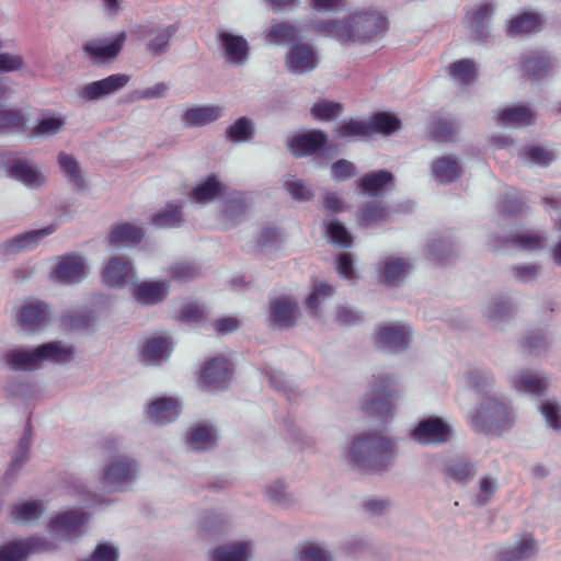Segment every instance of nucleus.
Here are the masks:
<instances>
[{
  "label": "nucleus",
  "mask_w": 561,
  "mask_h": 561,
  "mask_svg": "<svg viewBox=\"0 0 561 561\" xmlns=\"http://www.w3.org/2000/svg\"><path fill=\"white\" fill-rule=\"evenodd\" d=\"M541 26V18L537 13L525 12L510 21L508 24V34L518 35V34H528L533 32H537Z\"/></svg>",
  "instance_id": "obj_36"
},
{
  "label": "nucleus",
  "mask_w": 561,
  "mask_h": 561,
  "mask_svg": "<svg viewBox=\"0 0 561 561\" xmlns=\"http://www.w3.org/2000/svg\"><path fill=\"white\" fill-rule=\"evenodd\" d=\"M182 221L181 207L169 205L152 217V224L159 228L178 227Z\"/></svg>",
  "instance_id": "obj_46"
},
{
  "label": "nucleus",
  "mask_w": 561,
  "mask_h": 561,
  "mask_svg": "<svg viewBox=\"0 0 561 561\" xmlns=\"http://www.w3.org/2000/svg\"><path fill=\"white\" fill-rule=\"evenodd\" d=\"M450 428L440 417L421 421L412 433L414 440L421 444H444L449 439Z\"/></svg>",
  "instance_id": "obj_9"
},
{
  "label": "nucleus",
  "mask_w": 561,
  "mask_h": 561,
  "mask_svg": "<svg viewBox=\"0 0 561 561\" xmlns=\"http://www.w3.org/2000/svg\"><path fill=\"white\" fill-rule=\"evenodd\" d=\"M144 238V230L134 225L122 222L112 227L108 234L111 244H138Z\"/></svg>",
  "instance_id": "obj_29"
},
{
  "label": "nucleus",
  "mask_w": 561,
  "mask_h": 561,
  "mask_svg": "<svg viewBox=\"0 0 561 561\" xmlns=\"http://www.w3.org/2000/svg\"><path fill=\"white\" fill-rule=\"evenodd\" d=\"M254 134L251 121L248 117L238 118L226 131L227 138L233 142L252 139Z\"/></svg>",
  "instance_id": "obj_43"
},
{
  "label": "nucleus",
  "mask_w": 561,
  "mask_h": 561,
  "mask_svg": "<svg viewBox=\"0 0 561 561\" xmlns=\"http://www.w3.org/2000/svg\"><path fill=\"white\" fill-rule=\"evenodd\" d=\"M328 145V136L320 129H312L295 136L288 148L296 158H304L320 153Z\"/></svg>",
  "instance_id": "obj_8"
},
{
  "label": "nucleus",
  "mask_w": 561,
  "mask_h": 561,
  "mask_svg": "<svg viewBox=\"0 0 561 561\" xmlns=\"http://www.w3.org/2000/svg\"><path fill=\"white\" fill-rule=\"evenodd\" d=\"M394 444L390 439L367 434L353 442L350 456L355 466L375 471L383 470L394 457Z\"/></svg>",
  "instance_id": "obj_2"
},
{
  "label": "nucleus",
  "mask_w": 561,
  "mask_h": 561,
  "mask_svg": "<svg viewBox=\"0 0 561 561\" xmlns=\"http://www.w3.org/2000/svg\"><path fill=\"white\" fill-rule=\"evenodd\" d=\"M58 163L60 169L66 174L68 181L78 188H83V179L81 176L80 167L77 160L73 157L62 152L58 157Z\"/></svg>",
  "instance_id": "obj_44"
},
{
  "label": "nucleus",
  "mask_w": 561,
  "mask_h": 561,
  "mask_svg": "<svg viewBox=\"0 0 561 561\" xmlns=\"http://www.w3.org/2000/svg\"><path fill=\"white\" fill-rule=\"evenodd\" d=\"M388 27L387 19L377 12H360L345 21H320L313 30L341 43H357L381 36Z\"/></svg>",
  "instance_id": "obj_1"
},
{
  "label": "nucleus",
  "mask_w": 561,
  "mask_h": 561,
  "mask_svg": "<svg viewBox=\"0 0 561 561\" xmlns=\"http://www.w3.org/2000/svg\"><path fill=\"white\" fill-rule=\"evenodd\" d=\"M514 385L518 390L538 394L543 392L548 386L543 378H539L538 376L528 371L522 373L514 380Z\"/></svg>",
  "instance_id": "obj_45"
},
{
  "label": "nucleus",
  "mask_w": 561,
  "mask_h": 561,
  "mask_svg": "<svg viewBox=\"0 0 561 561\" xmlns=\"http://www.w3.org/2000/svg\"><path fill=\"white\" fill-rule=\"evenodd\" d=\"M85 275L83 260L77 254H67L60 257L54 268L53 277L64 284L80 282Z\"/></svg>",
  "instance_id": "obj_17"
},
{
  "label": "nucleus",
  "mask_w": 561,
  "mask_h": 561,
  "mask_svg": "<svg viewBox=\"0 0 561 561\" xmlns=\"http://www.w3.org/2000/svg\"><path fill=\"white\" fill-rule=\"evenodd\" d=\"M496 481L489 477H483L479 481L480 494L477 496V503L479 505H485L489 503L496 491Z\"/></svg>",
  "instance_id": "obj_60"
},
{
  "label": "nucleus",
  "mask_w": 561,
  "mask_h": 561,
  "mask_svg": "<svg viewBox=\"0 0 561 561\" xmlns=\"http://www.w3.org/2000/svg\"><path fill=\"white\" fill-rule=\"evenodd\" d=\"M496 121L501 124L527 126L534 122V113L524 105L503 108L497 112Z\"/></svg>",
  "instance_id": "obj_31"
},
{
  "label": "nucleus",
  "mask_w": 561,
  "mask_h": 561,
  "mask_svg": "<svg viewBox=\"0 0 561 561\" xmlns=\"http://www.w3.org/2000/svg\"><path fill=\"white\" fill-rule=\"evenodd\" d=\"M342 111V105L336 102L321 101L311 107V114L314 119L328 121L336 116Z\"/></svg>",
  "instance_id": "obj_53"
},
{
  "label": "nucleus",
  "mask_w": 561,
  "mask_h": 561,
  "mask_svg": "<svg viewBox=\"0 0 561 561\" xmlns=\"http://www.w3.org/2000/svg\"><path fill=\"white\" fill-rule=\"evenodd\" d=\"M552 66L550 56L542 50L529 51L523 55L520 59L523 77L529 79H542L551 71Z\"/></svg>",
  "instance_id": "obj_18"
},
{
  "label": "nucleus",
  "mask_w": 561,
  "mask_h": 561,
  "mask_svg": "<svg viewBox=\"0 0 561 561\" xmlns=\"http://www.w3.org/2000/svg\"><path fill=\"white\" fill-rule=\"evenodd\" d=\"M536 550V540L530 536H524L514 548L501 553L500 561H523L528 559Z\"/></svg>",
  "instance_id": "obj_37"
},
{
  "label": "nucleus",
  "mask_w": 561,
  "mask_h": 561,
  "mask_svg": "<svg viewBox=\"0 0 561 561\" xmlns=\"http://www.w3.org/2000/svg\"><path fill=\"white\" fill-rule=\"evenodd\" d=\"M126 41V34L124 32L116 35V37L111 41H90L83 46V50L89 55V57L95 61H104L115 59Z\"/></svg>",
  "instance_id": "obj_14"
},
{
  "label": "nucleus",
  "mask_w": 561,
  "mask_h": 561,
  "mask_svg": "<svg viewBox=\"0 0 561 561\" xmlns=\"http://www.w3.org/2000/svg\"><path fill=\"white\" fill-rule=\"evenodd\" d=\"M176 27L174 25H170L162 31H160L156 37L150 41L147 46L149 53L153 56H159L167 51L171 37L175 34Z\"/></svg>",
  "instance_id": "obj_51"
},
{
  "label": "nucleus",
  "mask_w": 561,
  "mask_h": 561,
  "mask_svg": "<svg viewBox=\"0 0 561 561\" xmlns=\"http://www.w3.org/2000/svg\"><path fill=\"white\" fill-rule=\"evenodd\" d=\"M330 241L339 248L347 249L353 243V238L347 229L339 221L331 222L327 229Z\"/></svg>",
  "instance_id": "obj_50"
},
{
  "label": "nucleus",
  "mask_w": 561,
  "mask_h": 561,
  "mask_svg": "<svg viewBox=\"0 0 561 561\" xmlns=\"http://www.w3.org/2000/svg\"><path fill=\"white\" fill-rule=\"evenodd\" d=\"M216 435L211 428L207 426H196L192 428L188 437V442L193 448L197 450H206L216 445Z\"/></svg>",
  "instance_id": "obj_42"
},
{
  "label": "nucleus",
  "mask_w": 561,
  "mask_h": 561,
  "mask_svg": "<svg viewBox=\"0 0 561 561\" xmlns=\"http://www.w3.org/2000/svg\"><path fill=\"white\" fill-rule=\"evenodd\" d=\"M299 31L298 28L288 23V22H280L277 24H274L270 27L266 39L272 44H290L298 39Z\"/></svg>",
  "instance_id": "obj_38"
},
{
  "label": "nucleus",
  "mask_w": 561,
  "mask_h": 561,
  "mask_svg": "<svg viewBox=\"0 0 561 561\" xmlns=\"http://www.w3.org/2000/svg\"><path fill=\"white\" fill-rule=\"evenodd\" d=\"M522 154L527 162L539 167H547L556 159L552 150L537 145L525 146Z\"/></svg>",
  "instance_id": "obj_41"
},
{
  "label": "nucleus",
  "mask_w": 561,
  "mask_h": 561,
  "mask_svg": "<svg viewBox=\"0 0 561 561\" xmlns=\"http://www.w3.org/2000/svg\"><path fill=\"white\" fill-rule=\"evenodd\" d=\"M104 449L107 456L103 468L102 482L110 491H125L128 485L136 481L139 465L134 458L125 454H118L113 440L107 442Z\"/></svg>",
  "instance_id": "obj_3"
},
{
  "label": "nucleus",
  "mask_w": 561,
  "mask_h": 561,
  "mask_svg": "<svg viewBox=\"0 0 561 561\" xmlns=\"http://www.w3.org/2000/svg\"><path fill=\"white\" fill-rule=\"evenodd\" d=\"M410 272L409 263L400 257H389L379 272V279L388 286H398Z\"/></svg>",
  "instance_id": "obj_25"
},
{
  "label": "nucleus",
  "mask_w": 561,
  "mask_h": 561,
  "mask_svg": "<svg viewBox=\"0 0 561 561\" xmlns=\"http://www.w3.org/2000/svg\"><path fill=\"white\" fill-rule=\"evenodd\" d=\"M285 186L290 196L296 201L306 202L312 198V193L302 181H289Z\"/></svg>",
  "instance_id": "obj_62"
},
{
  "label": "nucleus",
  "mask_w": 561,
  "mask_h": 561,
  "mask_svg": "<svg viewBox=\"0 0 561 561\" xmlns=\"http://www.w3.org/2000/svg\"><path fill=\"white\" fill-rule=\"evenodd\" d=\"M410 336V330L403 325H385L377 330L375 341L382 348L399 352L408 347Z\"/></svg>",
  "instance_id": "obj_12"
},
{
  "label": "nucleus",
  "mask_w": 561,
  "mask_h": 561,
  "mask_svg": "<svg viewBox=\"0 0 561 561\" xmlns=\"http://www.w3.org/2000/svg\"><path fill=\"white\" fill-rule=\"evenodd\" d=\"M541 413L550 427L554 430L561 428V415L559 412V408L554 403H545L541 407Z\"/></svg>",
  "instance_id": "obj_63"
},
{
  "label": "nucleus",
  "mask_w": 561,
  "mask_h": 561,
  "mask_svg": "<svg viewBox=\"0 0 561 561\" xmlns=\"http://www.w3.org/2000/svg\"><path fill=\"white\" fill-rule=\"evenodd\" d=\"M510 241L522 249L537 250L542 247L543 238L534 232H526L513 237Z\"/></svg>",
  "instance_id": "obj_55"
},
{
  "label": "nucleus",
  "mask_w": 561,
  "mask_h": 561,
  "mask_svg": "<svg viewBox=\"0 0 561 561\" xmlns=\"http://www.w3.org/2000/svg\"><path fill=\"white\" fill-rule=\"evenodd\" d=\"M356 184L360 193L377 197L382 195L388 187L393 186V175L386 170L373 171L363 175Z\"/></svg>",
  "instance_id": "obj_20"
},
{
  "label": "nucleus",
  "mask_w": 561,
  "mask_h": 561,
  "mask_svg": "<svg viewBox=\"0 0 561 561\" xmlns=\"http://www.w3.org/2000/svg\"><path fill=\"white\" fill-rule=\"evenodd\" d=\"M55 228L53 226H48L44 229L28 231L21 236H18L11 240L5 241L2 244V249L4 253H15L20 251H25L35 248L38 244V241L53 233Z\"/></svg>",
  "instance_id": "obj_22"
},
{
  "label": "nucleus",
  "mask_w": 561,
  "mask_h": 561,
  "mask_svg": "<svg viewBox=\"0 0 561 561\" xmlns=\"http://www.w3.org/2000/svg\"><path fill=\"white\" fill-rule=\"evenodd\" d=\"M169 291L164 282H144L135 289V297L138 301L153 305L163 300Z\"/></svg>",
  "instance_id": "obj_30"
},
{
  "label": "nucleus",
  "mask_w": 561,
  "mask_h": 561,
  "mask_svg": "<svg viewBox=\"0 0 561 561\" xmlns=\"http://www.w3.org/2000/svg\"><path fill=\"white\" fill-rule=\"evenodd\" d=\"M333 294V287L325 283H319L313 286L312 291L307 298L308 308L314 313H318V309L324 300L329 299Z\"/></svg>",
  "instance_id": "obj_52"
},
{
  "label": "nucleus",
  "mask_w": 561,
  "mask_h": 561,
  "mask_svg": "<svg viewBox=\"0 0 561 561\" xmlns=\"http://www.w3.org/2000/svg\"><path fill=\"white\" fill-rule=\"evenodd\" d=\"M224 190L225 185L215 175H210L192 191L191 197L197 203H207L221 195Z\"/></svg>",
  "instance_id": "obj_33"
},
{
  "label": "nucleus",
  "mask_w": 561,
  "mask_h": 561,
  "mask_svg": "<svg viewBox=\"0 0 561 561\" xmlns=\"http://www.w3.org/2000/svg\"><path fill=\"white\" fill-rule=\"evenodd\" d=\"M172 278L180 282L192 280L199 275L198 268L188 262H176L169 268Z\"/></svg>",
  "instance_id": "obj_54"
},
{
  "label": "nucleus",
  "mask_w": 561,
  "mask_h": 561,
  "mask_svg": "<svg viewBox=\"0 0 561 561\" xmlns=\"http://www.w3.org/2000/svg\"><path fill=\"white\" fill-rule=\"evenodd\" d=\"M448 71L453 79L463 85L472 83L477 77L476 65L471 59H461L451 62L448 67Z\"/></svg>",
  "instance_id": "obj_39"
},
{
  "label": "nucleus",
  "mask_w": 561,
  "mask_h": 561,
  "mask_svg": "<svg viewBox=\"0 0 561 561\" xmlns=\"http://www.w3.org/2000/svg\"><path fill=\"white\" fill-rule=\"evenodd\" d=\"M87 519L88 516L83 512L69 511L54 518L49 523V528L55 533L70 536L79 530Z\"/></svg>",
  "instance_id": "obj_26"
},
{
  "label": "nucleus",
  "mask_w": 561,
  "mask_h": 561,
  "mask_svg": "<svg viewBox=\"0 0 561 561\" xmlns=\"http://www.w3.org/2000/svg\"><path fill=\"white\" fill-rule=\"evenodd\" d=\"M432 175L440 184H447L458 179L462 171L458 161L453 157L437 158L431 167Z\"/></svg>",
  "instance_id": "obj_28"
},
{
  "label": "nucleus",
  "mask_w": 561,
  "mask_h": 561,
  "mask_svg": "<svg viewBox=\"0 0 561 561\" xmlns=\"http://www.w3.org/2000/svg\"><path fill=\"white\" fill-rule=\"evenodd\" d=\"M92 321V314L88 310H76L61 317V324L68 330L87 329Z\"/></svg>",
  "instance_id": "obj_48"
},
{
  "label": "nucleus",
  "mask_w": 561,
  "mask_h": 561,
  "mask_svg": "<svg viewBox=\"0 0 561 561\" xmlns=\"http://www.w3.org/2000/svg\"><path fill=\"white\" fill-rule=\"evenodd\" d=\"M0 164L4 165L10 176L27 186L37 187L43 183L41 172L24 160L13 159L11 154H0Z\"/></svg>",
  "instance_id": "obj_11"
},
{
  "label": "nucleus",
  "mask_w": 561,
  "mask_h": 561,
  "mask_svg": "<svg viewBox=\"0 0 561 561\" xmlns=\"http://www.w3.org/2000/svg\"><path fill=\"white\" fill-rule=\"evenodd\" d=\"M368 123L369 135L373 136L375 134H383L391 135L397 131L400 126V119L387 112H379L370 116Z\"/></svg>",
  "instance_id": "obj_34"
},
{
  "label": "nucleus",
  "mask_w": 561,
  "mask_h": 561,
  "mask_svg": "<svg viewBox=\"0 0 561 561\" xmlns=\"http://www.w3.org/2000/svg\"><path fill=\"white\" fill-rule=\"evenodd\" d=\"M490 3H481L466 12L467 26L479 37L486 35V28L493 14Z\"/></svg>",
  "instance_id": "obj_23"
},
{
  "label": "nucleus",
  "mask_w": 561,
  "mask_h": 561,
  "mask_svg": "<svg viewBox=\"0 0 561 561\" xmlns=\"http://www.w3.org/2000/svg\"><path fill=\"white\" fill-rule=\"evenodd\" d=\"M42 514L39 502H26L16 504L11 510V517L15 522H31L37 519Z\"/></svg>",
  "instance_id": "obj_47"
},
{
  "label": "nucleus",
  "mask_w": 561,
  "mask_h": 561,
  "mask_svg": "<svg viewBox=\"0 0 561 561\" xmlns=\"http://www.w3.org/2000/svg\"><path fill=\"white\" fill-rule=\"evenodd\" d=\"M232 375V364L226 357L217 356L202 367L199 383L207 389H225Z\"/></svg>",
  "instance_id": "obj_7"
},
{
  "label": "nucleus",
  "mask_w": 561,
  "mask_h": 561,
  "mask_svg": "<svg viewBox=\"0 0 561 561\" xmlns=\"http://www.w3.org/2000/svg\"><path fill=\"white\" fill-rule=\"evenodd\" d=\"M300 561H330L329 556L319 546L310 543L301 550Z\"/></svg>",
  "instance_id": "obj_64"
},
{
  "label": "nucleus",
  "mask_w": 561,
  "mask_h": 561,
  "mask_svg": "<svg viewBox=\"0 0 561 561\" xmlns=\"http://www.w3.org/2000/svg\"><path fill=\"white\" fill-rule=\"evenodd\" d=\"M148 417L157 425H163L176 420L180 405L176 399L162 397L148 407Z\"/></svg>",
  "instance_id": "obj_21"
},
{
  "label": "nucleus",
  "mask_w": 561,
  "mask_h": 561,
  "mask_svg": "<svg viewBox=\"0 0 561 561\" xmlns=\"http://www.w3.org/2000/svg\"><path fill=\"white\" fill-rule=\"evenodd\" d=\"M47 546L39 538L9 542L0 547V561H22L33 552L47 550Z\"/></svg>",
  "instance_id": "obj_16"
},
{
  "label": "nucleus",
  "mask_w": 561,
  "mask_h": 561,
  "mask_svg": "<svg viewBox=\"0 0 561 561\" xmlns=\"http://www.w3.org/2000/svg\"><path fill=\"white\" fill-rule=\"evenodd\" d=\"M65 121L61 117L44 118L34 128V134L41 136H51L57 134L64 126Z\"/></svg>",
  "instance_id": "obj_57"
},
{
  "label": "nucleus",
  "mask_w": 561,
  "mask_h": 561,
  "mask_svg": "<svg viewBox=\"0 0 561 561\" xmlns=\"http://www.w3.org/2000/svg\"><path fill=\"white\" fill-rule=\"evenodd\" d=\"M397 397L396 380L389 376H376L370 391L366 396L365 411L385 416L392 411V399Z\"/></svg>",
  "instance_id": "obj_6"
},
{
  "label": "nucleus",
  "mask_w": 561,
  "mask_h": 561,
  "mask_svg": "<svg viewBox=\"0 0 561 561\" xmlns=\"http://www.w3.org/2000/svg\"><path fill=\"white\" fill-rule=\"evenodd\" d=\"M298 317V305L289 297H278L270 302V321L278 329H287L295 324Z\"/></svg>",
  "instance_id": "obj_10"
},
{
  "label": "nucleus",
  "mask_w": 561,
  "mask_h": 561,
  "mask_svg": "<svg viewBox=\"0 0 561 561\" xmlns=\"http://www.w3.org/2000/svg\"><path fill=\"white\" fill-rule=\"evenodd\" d=\"M317 64L316 53L308 44H295L286 57L288 70L298 75L313 70Z\"/></svg>",
  "instance_id": "obj_15"
},
{
  "label": "nucleus",
  "mask_w": 561,
  "mask_h": 561,
  "mask_svg": "<svg viewBox=\"0 0 561 561\" xmlns=\"http://www.w3.org/2000/svg\"><path fill=\"white\" fill-rule=\"evenodd\" d=\"M117 560H118L117 550L108 543H101L95 547L92 556L85 561H117Z\"/></svg>",
  "instance_id": "obj_61"
},
{
  "label": "nucleus",
  "mask_w": 561,
  "mask_h": 561,
  "mask_svg": "<svg viewBox=\"0 0 561 561\" xmlns=\"http://www.w3.org/2000/svg\"><path fill=\"white\" fill-rule=\"evenodd\" d=\"M219 39L229 61L242 64L248 57L249 46L242 36L230 33H220Z\"/></svg>",
  "instance_id": "obj_27"
},
{
  "label": "nucleus",
  "mask_w": 561,
  "mask_h": 561,
  "mask_svg": "<svg viewBox=\"0 0 561 561\" xmlns=\"http://www.w3.org/2000/svg\"><path fill=\"white\" fill-rule=\"evenodd\" d=\"M171 350V343L167 337H151L145 342L141 348V357L145 362H159L167 358Z\"/></svg>",
  "instance_id": "obj_32"
},
{
  "label": "nucleus",
  "mask_w": 561,
  "mask_h": 561,
  "mask_svg": "<svg viewBox=\"0 0 561 561\" xmlns=\"http://www.w3.org/2000/svg\"><path fill=\"white\" fill-rule=\"evenodd\" d=\"M75 350L66 347L61 342L43 344L32 351L14 350L5 354V364L14 370H32L38 367L41 362L49 360L57 364L69 362Z\"/></svg>",
  "instance_id": "obj_4"
},
{
  "label": "nucleus",
  "mask_w": 561,
  "mask_h": 561,
  "mask_svg": "<svg viewBox=\"0 0 561 561\" xmlns=\"http://www.w3.org/2000/svg\"><path fill=\"white\" fill-rule=\"evenodd\" d=\"M250 549L247 542L216 548L210 554V561H248Z\"/></svg>",
  "instance_id": "obj_35"
},
{
  "label": "nucleus",
  "mask_w": 561,
  "mask_h": 561,
  "mask_svg": "<svg viewBox=\"0 0 561 561\" xmlns=\"http://www.w3.org/2000/svg\"><path fill=\"white\" fill-rule=\"evenodd\" d=\"M224 115V110L219 106L204 105L188 108L183 114V122L186 126L199 127L210 124Z\"/></svg>",
  "instance_id": "obj_24"
},
{
  "label": "nucleus",
  "mask_w": 561,
  "mask_h": 561,
  "mask_svg": "<svg viewBox=\"0 0 561 561\" xmlns=\"http://www.w3.org/2000/svg\"><path fill=\"white\" fill-rule=\"evenodd\" d=\"M133 278L131 263L119 257L111 259L102 272V282L110 287H122L131 283Z\"/></svg>",
  "instance_id": "obj_19"
},
{
  "label": "nucleus",
  "mask_w": 561,
  "mask_h": 561,
  "mask_svg": "<svg viewBox=\"0 0 561 561\" xmlns=\"http://www.w3.org/2000/svg\"><path fill=\"white\" fill-rule=\"evenodd\" d=\"M446 473L457 482L467 483L476 474V469L468 461L455 460L446 468Z\"/></svg>",
  "instance_id": "obj_49"
},
{
  "label": "nucleus",
  "mask_w": 561,
  "mask_h": 561,
  "mask_svg": "<svg viewBox=\"0 0 561 561\" xmlns=\"http://www.w3.org/2000/svg\"><path fill=\"white\" fill-rule=\"evenodd\" d=\"M513 422L508 409L496 400H490L481 405L471 416V426L478 433L501 434Z\"/></svg>",
  "instance_id": "obj_5"
},
{
  "label": "nucleus",
  "mask_w": 561,
  "mask_h": 561,
  "mask_svg": "<svg viewBox=\"0 0 561 561\" xmlns=\"http://www.w3.org/2000/svg\"><path fill=\"white\" fill-rule=\"evenodd\" d=\"M48 306L41 301L24 304L18 312V324L25 331H35L42 328L48 320Z\"/></svg>",
  "instance_id": "obj_13"
},
{
  "label": "nucleus",
  "mask_w": 561,
  "mask_h": 561,
  "mask_svg": "<svg viewBox=\"0 0 561 561\" xmlns=\"http://www.w3.org/2000/svg\"><path fill=\"white\" fill-rule=\"evenodd\" d=\"M433 137L438 141H449L455 134L454 124L447 119H437L432 129Z\"/></svg>",
  "instance_id": "obj_58"
},
{
  "label": "nucleus",
  "mask_w": 561,
  "mask_h": 561,
  "mask_svg": "<svg viewBox=\"0 0 561 561\" xmlns=\"http://www.w3.org/2000/svg\"><path fill=\"white\" fill-rule=\"evenodd\" d=\"M24 125V117L18 111L0 110V131L20 128Z\"/></svg>",
  "instance_id": "obj_56"
},
{
  "label": "nucleus",
  "mask_w": 561,
  "mask_h": 561,
  "mask_svg": "<svg viewBox=\"0 0 561 561\" xmlns=\"http://www.w3.org/2000/svg\"><path fill=\"white\" fill-rule=\"evenodd\" d=\"M369 128L367 122L348 119L343 121L334 131L340 138H366L370 137Z\"/></svg>",
  "instance_id": "obj_40"
},
{
  "label": "nucleus",
  "mask_w": 561,
  "mask_h": 561,
  "mask_svg": "<svg viewBox=\"0 0 561 561\" xmlns=\"http://www.w3.org/2000/svg\"><path fill=\"white\" fill-rule=\"evenodd\" d=\"M386 208L376 203L367 204L360 211V218L366 224L378 222L386 219Z\"/></svg>",
  "instance_id": "obj_59"
}]
</instances>
